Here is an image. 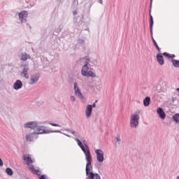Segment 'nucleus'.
<instances>
[{
    "mask_svg": "<svg viewBox=\"0 0 179 179\" xmlns=\"http://www.w3.org/2000/svg\"><path fill=\"white\" fill-rule=\"evenodd\" d=\"M23 87V83H22V80H17L14 84H13V89L14 90H19Z\"/></svg>",
    "mask_w": 179,
    "mask_h": 179,
    "instance_id": "ddd939ff",
    "label": "nucleus"
},
{
    "mask_svg": "<svg viewBox=\"0 0 179 179\" xmlns=\"http://www.w3.org/2000/svg\"><path fill=\"white\" fill-rule=\"evenodd\" d=\"M22 160H24V162H27V164H32V163H34V161L31 159V155L24 154L22 155Z\"/></svg>",
    "mask_w": 179,
    "mask_h": 179,
    "instance_id": "f8f14e48",
    "label": "nucleus"
},
{
    "mask_svg": "<svg viewBox=\"0 0 179 179\" xmlns=\"http://www.w3.org/2000/svg\"><path fill=\"white\" fill-rule=\"evenodd\" d=\"M33 174H34V176H38L39 177H41V171H40V170H36L35 169L34 171H33Z\"/></svg>",
    "mask_w": 179,
    "mask_h": 179,
    "instance_id": "7c9ffc66",
    "label": "nucleus"
},
{
    "mask_svg": "<svg viewBox=\"0 0 179 179\" xmlns=\"http://www.w3.org/2000/svg\"><path fill=\"white\" fill-rule=\"evenodd\" d=\"M73 16H76V15H78V11L77 10H74L73 12Z\"/></svg>",
    "mask_w": 179,
    "mask_h": 179,
    "instance_id": "58836bf2",
    "label": "nucleus"
},
{
    "mask_svg": "<svg viewBox=\"0 0 179 179\" xmlns=\"http://www.w3.org/2000/svg\"><path fill=\"white\" fill-rule=\"evenodd\" d=\"M99 1H101V0H99Z\"/></svg>",
    "mask_w": 179,
    "mask_h": 179,
    "instance_id": "09e8293b",
    "label": "nucleus"
},
{
    "mask_svg": "<svg viewBox=\"0 0 179 179\" xmlns=\"http://www.w3.org/2000/svg\"><path fill=\"white\" fill-rule=\"evenodd\" d=\"M83 143L85 145V159L86 162H90V160H92V154L90 153V148H89V145H87V141L85 140L83 141Z\"/></svg>",
    "mask_w": 179,
    "mask_h": 179,
    "instance_id": "20e7f679",
    "label": "nucleus"
},
{
    "mask_svg": "<svg viewBox=\"0 0 179 179\" xmlns=\"http://www.w3.org/2000/svg\"><path fill=\"white\" fill-rule=\"evenodd\" d=\"M157 113L158 114L159 118H161L162 120H164L166 118V113H164V110L162 108H157Z\"/></svg>",
    "mask_w": 179,
    "mask_h": 179,
    "instance_id": "4468645a",
    "label": "nucleus"
},
{
    "mask_svg": "<svg viewBox=\"0 0 179 179\" xmlns=\"http://www.w3.org/2000/svg\"><path fill=\"white\" fill-rule=\"evenodd\" d=\"M45 127L44 126H37L36 131H37V132L34 131L33 133L29 134L27 138V139L30 138V136H31V135H41L43 134H52V133H55V134H62V132H61V131L59 130H47L45 129Z\"/></svg>",
    "mask_w": 179,
    "mask_h": 179,
    "instance_id": "f257e3e1",
    "label": "nucleus"
},
{
    "mask_svg": "<svg viewBox=\"0 0 179 179\" xmlns=\"http://www.w3.org/2000/svg\"><path fill=\"white\" fill-rule=\"evenodd\" d=\"M115 139L117 142H121V138L120 137V135H117Z\"/></svg>",
    "mask_w": 179,
    "mask_h": 179,
    "instance_id": "f704fd0d",
    "label": "nucleus"
},
{
    "mask_svg": "<svg viewBox=\"0 0 179 179\" xmlns=\"http://www.w3.org/2000/svg\"><path fill=\"white\" fill-rule=\"evenodd\" d=\"M2 166H3V161L0 158V167H2Z\"/></svg>",
    "mask_w": 179,
    "mask_h": 179,
    "instance_id": "4c0bfd02",
    "label": "nucleus"
},
{
    "mask_svg": "<svg viewBox=\"0 0 179 179\" xmlns=\"http://www.w3.org/2000/svg\"><path fill=\"white\" fill-rule=\"evenodd\" d=\"M74 92L76 96H78L81 100H83L85 99V96H83V94H82V92H80V90L79 89V87H78V83H74Z\"/></svg>",
    "mask_w": 179,
    "mask_h": 179,
    "instance_id": "9d476101",
    "label": "nucleus"
},
{
    "mask_svg": "<svg viewBox=\"0 0 179 179\" xmlns=\"http://www.w3.org/2000/svg\"><path fill=\"white\" fill-rule=\"evenodd\" d=\"M143 106H144V107H149V106H150V96H146L143 99Z\"/></svg>",
    "mask_w": 179,
    "mask_h": 179,
    "instance_id": "412c9836",
    "label": "nucleus"
},
{
    "mask_svg": "<svg viewBox=\"0 0 179 179\" xmlns=\"http://www.w3.org/2000/svg\"><path fill=\"white\" fill-rule=\"evenodd\" d=\"M83 59H86L85 65L83 66L82 70H81V73L83 76H87V71H89V62H90V59L89 57H83Z\"/></svg>",
    "mask_w": 179,
    "mask_h": 179,
    "instance_id": "39448f33",
    "label": "nucleus"
},
{
    "mask_svg": "<svg viewBox=\"0 0 179 179\" xmlns=\"http://www.w3.org/2000/svg\"><path fill=\"white\" fill-rule=\"evenodd\" d=\"M6 173L10 177H12V176H13V170H12V169H10V168H6Z\"/></svg>",
    "mask_w": 179,
    "mask_h": 179,
    "instance_id": "a878e982",
    "label": "nucleus"
},
{
    "mask_svg": "<svg viewBox=\"0 0 179 179\" xmlns=\"http://www.w3.org/2000/svg\"><path fill=\"white\" fill-rule=\"evenodd\" d=\"M38 126V124H37V122H36V121L29 122L24 124V128L34 129V131H36Z\"/></svg>",
    "mask_w": 179,
    "mask_h": 179,
    "instance_id": "6e6552de",
    "label": "nucleus"
},
{
    "mask_svg": "<svg viewBox=\"0 0 179 179\" xmlns=\"http://www.w3.org/2000/svg\"><path fill=\"white\" fill-rule=\"evenodd\" d=\"M91 169H93V166H92V160L87 161L86 164V168H85V173L86 176L88 177L89 179H101V177H100V175L99 173H94L91 171Z\"/></svg>",
    "mask_w": 179,
    "mask_h": 179,
    "instance_id": "f03ea898",
    "label": "nucleus"
},
{
    "mask_svg": "<svg viewBox=\"0 0 179 179\" xmlns=\"http://www.w3.org/2000/svg\"><path fill=\"white\" fill-rule=\"evenodd\" d=\"M93 111L92 105H87L85 109V115L87 118L92 117V112Z\"/></svg>",
    "mask_w": 179,
    "mask_h": 179,
    "instance_id": "dca6fc26",
    "label": "nucleus"
},
{
    "mask_svg": "<svg viewBox=\"0 0 179 179\" xmlns=\"http://www.w3.org/2000/svg\"><path fill=\"white\" fill-rule=\"evenodd\" d=\"M139 125V115H132L130 120V126L131 128H137Z\"/></svg>",
    "mask_w": 179,
    "mask_h": 179,
    "instance_id": "7ed1b4c3",
    "label": "nucleus"
},
{
    "mask_svg": "<svg viewBox=\"0 0 179 179\" xmlns=\"http://www.w3.org/2000/svg\"><path fill=\"white\" fill-rule=\"evenodd\" d=\"M162 55H164V57H166V58H168L169 59H174V58H176L175 55H171L169 53H167V52H164Z\"/></svg>",
    "mask_w": 179,
    "mask_h": 179,
    "instance_id": "5701e85b",
    "label": "nucleus"
},
{
    "mask_svg": "<svg viewBox=\"0 0 179 179\" xmlns=\"http://www.w3.org/2000/svg\"><path fill=\"white\" fill-rule=\"evenodd\" d=\"M78 0H73V3L71 5L72 9H76V7L78 6Z\"/></svg>",
    "mask_w": 179,
    "mask_h": 179,
    "instance_id": "c756f323",
    "label": "nucleus"
},
{
    "mask_svg": "<svg viewBox=\"0 0 179 179\" xmlns=\"http://www.w3.org/2000/svg\"><path fill=\"white\" fill-rule=\"evenodd\" d=\"M50 125H52V127H61L60 125L56 124V123H49Z\"/></svg>",
    "mask_w": 179,
    "mask_h": 179,
    "instance_id": "72a5a7b5",
    "label": "nucleus"
},
{
    "mask_svg": "<svg viewBox=\"0 0 179 179\" xmlns=\"http://www.w3.org/2000/svg\"><path fill=\"white\" fill-rule=\"evenodd\" d=\"M38 179H47V176L41 175V177L38 178Z\"/></svg>",
    "mask_w": 179,
    "mask_h": 179,
    "instance_id": "c9c22d12",
    "label": "nucleus"
},
{
    "mask_svg": "<svg viewBox=\"0 0 179 179\" xmlns=\"http://www.w3.org/2000/svg\"><path fill=\"white\" fill-rule=\"evenodd\" d=\"M86 30H89V28H87Z\"/></svg>",
    "mask_w": 179,
    "mask_h": 179,
    "instance_id": "a18cd8bd",
    "label": "nucleus"
},
{
    "mask_svg": "<svg viewBox=\"0 0 179 179\" xmlns=\"http://www.w3.org/2000/svg\"><path fill=\"white\" fill-rule=\"evenodd\" d=\"M29 169L30 170H31V171H34V170H36V169H34V165H30V166L29 167Z\"/></svg>",
    "mask_w": 179,
    "mask_h": 179,
    "instance_id": "2f4dec72",
    "label": "nucleus"
},
{
    "mask_svg": "<svg viewBox=\"0 0 179 179\" xmlns=\"http://www.w3.org/2000/svg\"><path fill=\"white\" fill-rule=\"evenodd\" d=\"M87 76H90V78H96V74L93 73V71H90L87 72Z\"/></svg>",
    "mask_w": 179,
    "mask_h": 179,
    "instance_id": "c85d7f7f",
    "label": "nucleus"
},
{
    "mask_svg": "<svg viewBox=\"0 0 179 179\" xmlns=\"http://www.w3.org/2000/svg\"><path fill=\"white\" fill-rule=\"evenodd\" d=\"M29 15V13L26 10H22L20 13H19L18 16L20 22L22 23H26L27 22V18Z\"/></svg>",
    "mask_w": 179,
    "mask_h": 179,
    "instance_id": "0eeeda50",
    "label": "nucleus"
},
{
    "mask_svg": "<svg viewBox=\"0 0 179 179\" xmlns=\"http://www.w3.org/2000/svg\"><path fill=\"white\" fill-rule=\"evenodd\" d=\"M157 61L159 65H164V58L163 57V55H162V53H158L157 55Z\"/></svg>",
    "mask_w": 179,
    "mask_h": 179,
    "instance_id": "a211bd4d",
    "label": "nucleus"
},
{
    "mask_svg": "<svg viewBox=\"0 0 179 179\" xmlns=\"http://www.w3.org/2000/svg\"><path fill=\"white\" fill-rule=\"evenodd\" d=\"M31 57L30 55H27L26 52L21 53V61H27V59H31Z\"/></svg>",
    "mask_w": 179,
    "mask_h": 179,
    "instance_id": "aec40b11",
    "label": "nucleus"
},
{
    "mask_svg": "<svg viewBox=\"0 0 179 179\" xmlns=\"http://www.w3.org/2000/svg\"><path fill=\"white\" fill-rule=\"evenodd\" d=\"M173 120L176 123L178 124L179 122V113H176L173 116Z\"/></svg>",
    "mask_w": 179,
    "mask_h": 179,
    "instance_id": "bb28decb",
    "label": "nucleus"
},
{
    "mask_svg": "<svg viewBox=\"0 0 179 179\" xmlns=\"http://www.w3.org/2000/svg\"><path fill=\"white\" fill-rule=\"evenodd\" d=\"M92 108H96V103H94L92 105Z\"/></svg>",
    "mask_w": 179,
    "mask_h": 179,
    "instance_id": "ea45409f",
    "label": "nucleus"
},
{
    "mask_svg": "<svg viewBox=\"0 0 179 179\" xmlns=\"http://www.w3.org/2000/svg\"><path fill=\"white\" fill-rule=\"evenodd\" d=\"M70 100H71V101L74 102L76 99H75V96H71L70 97Z\"/></svg>",
    "mask_w": 179,
    "mask_h": 179,
    "instance_id": "e433bc0d",
    "label": "nucleus"
},
{
    "mask_svg": "<svg viewBox=\"0 0 179 179\" xmlns=\"http://www.w3.org/2000/svg\"><path fill=\"white\" fill-rule=\"evenodd\" d=\"M138 114H141V111L137 112Z\"/></svg>",
    "mask_w": 179,
    "mask_h": 179,
    "instance_id": "c03bdc74",
    "label": "nucleus"
},
{
    "mask_svg": "<svg viewBox=\"0 0 179 179\" xmlns=\"http://www.w3.org/2000/svg\"><path fill=\"white\" fill-rule=\"evenodd\" d=\"M171 62H172L174 68H179V60H177L176 59H173L171 60Z\"/></svg>",
    "mask_w": 179,
    "mask_h": 179,
    "instance_id": "393cba45",
    "label": "nucleus"
},
{
    "mask_svg": "<svg viewBox=\"0 0 179 179\" xmlns=\"http://www.w3.org/2000/svg\"><path fill=\"white\" fill-rule=\"evenodd\" d=\"M177 179H179V176L177 177Z\"/></svg>",
    "mask_w": 179,
    "mask_h": 179,
    "instance_id": "49530a36",
    "label": "nucleus"
},
{
    "mask_svg": "<svg viewBox=\"0 0 179 179\" xmlns=\"http://www.w3.org/2000/svg\"><path fill=\"white\" fill-rule=\"evenodd\" d=\"M98 101H99L98 100H96L95 102H94L95 104H96V103H98Z\"/></svg>",
    "mask_w": 179,
    "mask_h": 179,
    "instance_id": "37998d69",
    "label": "nucleus"
},
{
    "mask_svg": "<svg viewBox=\"0 0 179 179\" xmlns=\"http://www.w3.org/2000/svg\"><path fill=\"white\" fill-rule=\"evenodd\" d=\"M21 68H23L21 72L22 75H24L25 79H29V74L27 73L29 72V64H22Z\"/></svg>",
    "mask_w": 179,
    "mask_h": 179,
    "instance_id": "9b49d317",
    "label": "nucleus"
},
{
    "mask_svg": "<svg viewBox=\"0 0 179 179\" xmlns=\"http://www.w3.org/2000/svg\"><path fill=\"white\" fill-rule=\"evenodd\" d=\"M78 44H85V40L79 39L78 40Z\"/></svg>",
    "mask_w": 179,
    "mask_h": 179,
    "instance_id": "473e14b6",
    "label": "nucleus"
},
{
    "mask_svg": "<svg viewBox=\"0 0 179 179\" xmlns=\"http://www.w3.org/2000/svg\"><path fill=\"white\" fill-rule=\"evenodd\" d=\"M27 136H29V134L26 135L25 138L27 141V142H33L34 139H37L38 136L37 135H31L29 136V138H27Z\"/></svg>",
    "mask_w": 179,
    "mask_h": 179,
    "instance_id": "b1692460",
    "label": "nucleus"
},
{
    "mask_svg": "<svg viewBox=\"0 0 179 179\" xmlns=\"http://www.w3.org/2000/svg\"><path fill=\"white\" fill-rule=\"evenodd\" d=\"M96 155V160L99 163H103L104 162V152L101 149H97L95 150Z\"/></svg>",
    "mask_w": 179,
    "mask_h": 179,
    "instance_id": "423d86ee",
    "label": "nucleus"
},
{
    "mask_svg": "<svg viewBox=\"0 0 179 179\" xmlns=\"http://www.w3.org/2000/svg\"><path fill=\"white\" fill-rule=\"evenodd\" d=\"M83 19H85V15L83 14L81 15V17L80 16L73 17V23L75 24L78 23H83Z\"/></svg>",
    "mask_w": 179,
    "mask_h": 179,
    "instance_id": "f3484780",
    "label": "nucleus"
},
{
    "mask_svg": "<svg viewBox=\"0 0 179 179\" xmlns=\"http://www.w3.org/2000/svg\"><path fill=\"white\" fill-rule=\"evenodd\" d=\"M151 5L153 3V0H150Z\"/></svg>",
    "mask_w": 179,
    "mask_h": 179,
    "instance_id": "79ce46f5",
    "label": "nucleus"
},
{
    "mask_svg": "<svg viewBox=\"0 0 179 179\" xmlns=\"http://www.w3.org/2000/svg\"><path fill=\"white\" fill-rule=\"evenodd\" d=\"M151 38L152 40L153 45L155 47L156 50H157V51H159V52H161L162 49L159 47V45H157V42H156V40H155V38H153V35H151Z\"/></svg>",
    "mask_w": 179,
    "mask_h": 179,
    "instance_id": "4be33fe9",
    "label": "nucleus"
},
{
    "mask_svg": "<svg viewBox=\"0 0 179 179\" xmlns=\"http://www.w3.org/2000/svg\"><path fill=\"white\" fill-rule=\"evenodd\" d=\"M64 135H65L66 136H68V138H71V136L66 134H64Z\"/></svg>",
    "mask_w": 179,
    "mask_h": 179,
    "instance_id": "a19ab883",
    "label": "nucleus"
},
{
    "mask_svg": "<svg viewBox=\"0 0 179 179\" xmlns=\"http://www.w3.org/2000/svg\"><path fill=\"white\" fill-rule=\"evenodd\" d=\"M66 131H67V132H70L74 136H78V135H79V133H78L76 131H73L72 129H66Z\"/></svg>",
    "mask_w": 179,
    "mask_h": 179,
    "instance_id": "cd10ccee",
    "label": "nucleus"
},
{
    "mask_svg": "<svg viewBox=\"0 0 179 179\" xmlns=\"http://www.w3.org/2000/svg\"><path fill=\"white\" fill-rule=\"evenodd\" d=\"M149 13H150V35H153V16H152V3H150V10H149Z\"/></svg>",
    "mask_w": 179,
    "mask_h": 179,
    "instance_id": "1a4fd4ad",
    "label": "nucleus"
},
{
    "mask_svg": "<svg viewBox=\"0 0 179 179\" xmlns=\"http://www.w3.org/2000/svg\"><path fill=\"white\" fill-rule=\"evenodd\" d=\"M38 79H40V75L38 73L31 76L30 85L37 83V82H38Z\"/></svg>",
    "mask_w": 179,
    "mask_h": 179,
    "instance_id": "2eb2a0df",
    "label": "nucleus"
},
{
    "mask_svg": "<svg viewBox=\"0 0 179 179\" xmlns=\"http://www.w3.org/2000/svg\"><path fill=\"white\" fill-rule=\"evenodd\" d=\"M75 141L77 142L78 146L80 147V148L82 149L83 153L85 155V153H86V148H85V145H83V143H82V141H80V140H79V138H76Z\"/></svg>",
    "mask_w": 179,
    "mask_h": 179,
    "instance_id": "6ab92c4d",
    "label": "nucleus"
},
{
    "mask_svg": "<svg viewBox=\"0 0 179 179\" xmlns=\"http://www.w3.org/2000/svg\"><path fill=\"white\" fill-rule=\"evenodd\" d=\"M85 179H89V177L86 178Z\"/></svg>",
    "mask_w": 179,
    "mask_h": 179,
    "instance_id": "de8ad7c7",
    "label": "nucleus"
}]
</instances>
